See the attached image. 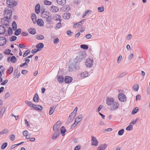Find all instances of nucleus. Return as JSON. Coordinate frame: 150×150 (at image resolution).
<instances>
[{
  "label": "nucleus",
  "instance_id": "1",
  "mask_svg": "<svg viewBox=\"0 0 150 150\" xmlns=\"http://www.w3.org/2000/svg\"><path fill=\"white\" fill-rule=\"evenodd\" d=\"M86 53L84 52H79V55L76 57V58L74 59V62L71 64L69 66V70L71 71V70H73L74 69H77V65H78L79 61L81 60L82 59L84 58L85 57Z\"/></svg>",
  "mask_w": 150,
  "mask_h": 150
},
{
  "label": "nucleus",
  "instance_id": "2",
  "mask_svg": "<svg viewBox=\"0 0 150 150\" xmlns=\"http://www.w3.org/2000/svg\"><path fill=\"white\" fill-rule=\"evenodd\" d=\"M106 101V104L109 108L112 111L117 110L120 106L119 103L115 101V100L112 98L107 97Z\"/></svg>",
  "mask_w": 150,
  "mask_h": 150
},
{
  "label": "nucleus",
  "instance_id": "3",
  "mask_svg": "<svg viewBox=\"0 0 150 150\" xmlns=\"http://www.w3.org/2000/svg\"><path fill=\"white\" fill-rule=\"evenodd\" d=\"M12 15V12L11 10L7 9L4 10V16L7 19H10Z\"/></svg>",
  "mask_w": 150,
  "mask_h": 150
},
{
  "label": "nucleus",
  "instance_id": "4",
  "mask_svg": "<svg viewBox=\"0 0 150 150\" xmlns=\"http://www.w3.org/2000/svg\"><path fill=\"white\" fill-rule=\"evenodd\" d=\"M6 3L10 8L15 7L17 4V1L14 0H7Z\"/></svg>",
  "mask_w": 150,
  "mask_h": 150
},
{
  "label": "nucleus",
  "instance_id": "5",
  "mask_svg": "<svg viewBox=\"0 0 150 150\" xmlns=\"http://www.w3.org/2000/svg\"><path fill=\"white\" fill-rule=\"evenodd\" d=\"M93 60L90 58H88L86 60L85 64L88 67H90L92 66L93 64Z\"/></svg>",
  "mask_w": 150,
  "mask_h": 150
},
{
  "label": "nucleus",
  "instance_id": "6",
  "mask_svg": "<svg viewBox=\"0 0 150 150\" xmlns=\"http://www.w3.org/2000/svg\"><path fill=\"white\" fill-rule=\"evenodd\" d=\"M119 100L122 102H125L126 101V96L125 94L122 93H120L118 95Z\"/></svg>",
  "mask_w": 150,
  "mask_h": 150
},
{
  "label": "nucleus",
  "instance_id": "7",
  "mask_svg": "<svg viewBox=\"0 0 150 150\" xmlns=\"http://www.w3.org/2000/svg\"><path fill=\"white\" fill-rule=\"evenodd\" d=\"M61 124L60 121H58L55 124L53 127V130L54 131H57L58 130V129H59L61 126Z\"/></svg>",
  "mask_w": 150,
  "mask_h": 150
},
{
  "label": "nucleus",
  "instance_id": "8",
  "mask_svg": "<svg viewBox=\"0 0 150 150\" xmlns=\"http://www.w3.org/2000/svg\"><path fill=\"white\" fill-rule=\"evenodd\" d=\"M91 137L92 145L95 146H97L98 144V142L97 139L94 137Z\"/></svg>",
  "mask_w": 150,
  "mask_h": 150
},
{
  "label": "nucleus",
  "instance_id": "9",
  "mask_svg": "<svg viewBox=\"0 0 150 150\" xmlns=\"http://www.w3.org/2000/svg\"><path fill=\"white\" fill-rule=\"evenodd\" d=\"M6 42V38L3 37H0V46L5 45Z\"/></svg>",
  "mask_w": 150,
  "mask_h": 150
},
{
  "label": "nucleus",
  "instance_id": "10",
  "mask_svg": "<svg viewBox=\"0 0 150 150\" xmlns=\"http://www.w3.org/2000/svg\"><path fill=\"white\" fill-rule=\"evenodd\" d=\"M41 13L42 17L45 18L48 17L50 16L49 12L47 11H43Z\"/></svg>",
  "mask_w": 150,
  "mask_h": 150
},
{
  "label": "nucleus",
  "instance_id": "11",
  "mask_svg": "<svg viewBox=\"0 0 150 150\" xmlns=\"http://www.w3.org/2000/svg\"><path fill=\"white\" fill-rule=\"evenodd\" d=\"M32 107L34 109L39 111H41L42 109V107L39 105H35L33 104Z\"/></svg>",
  "mask_w": 150,
  "mask_h": 150
},
{
  "label": "nucleus",
  "instance_id": "12",
  "mask_svg": "<svg viewBox=\"0 0 150 150\" xmlns=\"http://www.w3.org/2000/svg\"><path fill=\"white\" fill-rule=\"evenodd\" d=\"M72 77H71L66 76L65 77L64 81L66 83H69L72 81Z\"/></svg>",
  "mask_w": 150,
  "mask_h": 150
},
{
  "label": "nucleus",
  "instance_id": "13",
  "mask_svg": "<svg viewBox=\"0 0 150 150\" xmlns=\"http://www.w3.org/2000/svg\"><path fill=\"white\" fill-rule=\"evenodd\" d=\"M85 21V20L83 19L81 20L80 21L75 23L73 25V27L74 28H76L78 27L79 25H81L83 24L84 23Z\"/></svg>",
  "mask_w": 150,
  "mask_h": 150
},
{
  "label": "nucleus",
  "instance_id": "14",
  "mask_svg": "<svg viewBox=\"0 0 150 150\" xmlns=\"http://www.w3.org/2000/svg\"><path fill=\"white\" fill-rule=\"evenodd\" d=\"M107 145L106 144H102L99 145L97 150H105L106 148Z\"/></svg>",
  "mask_w": 150,
  "mask_h": 150
},
{
  "label": "nucleus",
  "instance_id": "15",
  "mask_svg": "<svg viewBox=\"0 0 150 150\" xmlns=\"http://www.w3.org/2000/svg\"><path fill=\"white\" fill-rule=\"evenodd\" d=\"M7 59L8 62L11 61L12 63H16L17 61V59L15 56H12L11 58L8 57Z\"/></svg>",
  "mask_w": 150,
  "mask_h": 150
},
{
  "label": "nucleus",
  "instance_id": "16",
  "mask_svg": "<svg viewBox=\"0 0 150 150\" xmlns=\"http://www.w3.org/2000/svg\"><path fill=\"white\" fill-rule=\"evenodd\" d=\"M40 6L39 4H37L35 7V11L37 14H38L40 12Z\"/></svg>",
  "mask_w": 150,
  "mask_h": 150
},
{
  "label": "nucleus",
  "instance_id": "17",
  "mask_svg": "<svg viewBox=\"0 0 150 150\" xmlns=\"http://www.w3.org/2000/svg\"><path fill=\"white\" fill-rule=\"evenodd\" d=\"M60 133L59 130H57L55 132L52 136V138L53 139H55L56 138L58 137L60 134Z\"/></svg>",
  "mask_w": 150,
  "mask_h": 150
},
{
  "label": "nucleus",
  "instance_id": "18",
  "mask_svg": "<svg viewBox=\"0 0 150 150\" xmlns=\"http://www.w3.org/2000/svg\"><path fill=\"white\" fill-rule=\"evenodd\" d=\"M18 69L17 68L16 69L14 72V75H15L14 78H18L21 75V74L20 73H18Z\"/></svg>",
  "mask_w": 150,
  "mask_h": 150
},
{
  "label": "nucleus",
  "instance_id": "19",
  "mask_svg": "<svg viewBox=\"0 0 150 150\" xmlns=\"http://www.w3.org/2000/svg\"><path fill=\"white\" fill-rule=\"evenodd\" d=\"M36 22L37 24L40 26H42L44 25V23L43 21L41 19H38Z\"/></svg>",
  "mask_w": 150,
  "mask_h": 150
},
{
  "label": "nucleus",
  "instance_id": "20",
  "mask_svg": "<svg viewBox=\"0 0 150 150\" xmlns=\"http://www.w3.org/2000/svg\"><path fill=\"white\" fill-rule=\"evenodd\" d=\"M51 10L53 12H56L58 11L59 8L56 6H53L51 7Z\"/></svg>",
  "mask_w": 150,
  "mask_h": 150
},
{
  "label": "nucleus",
  "instance_id": "21",
  "mask_svg": "<svg viewBox=\"0 0 150 150\" xmlns=\"http://www.w3.org/2000/svg\"><path fill=\"white\" fill-rule=\"evenodd\" d=\"M57 4L60 5H64L66 3V0H57Z\"/></svg>",
  "mask_w": 150,
  "mask_h": 150
},
{
  "label": "nucleus",
  "instance_id": "22",
  "mask_svg": "<svg viewBox=\"0 0 150 150\" xmlns=\"http://www.w3.org/2000/svg\"><path fill=\"white\" fill-rule=\"evenodd\" d=\"M31 19L34 23H35L36 22V16L34 14H32L31 16Z\"/></svg>",
  "mask_w": 150,
  "mask_h": 150
},
{
  "label": "nucleus",
  "instance_id": "23",
  "mask_svg": "<svg viewBox=\"0 0 150 150\" xmlns=\"http://www.w3.org/2000/svg\"><path fill=\"white\" fill-rule=\"evenodd\" d=\"M76 115V113L75 112H73L70 114L69 117L70 118L71 121H72L75 118Z\"/></svg>",
  "mask_w": 150,
  "mask_h": 150
},
{
  "label": "nucleus",
  "instance_id": "24",
  "mask_svg": "<svg viewBox=\"0 0 150 150\" xmlns=\"http://www.w3.org/2000/svg\"><path fill=\"white\" fill-rule=\"evenodd\" d=\"M9 20L8 19H6L5 21L3 19H1V22L3 25H8Z\"/></svg>",
  "mask_w": 150,
  "mask_h": 150
},
{
  "label": "nucleus",
  "instance_id": "25",
  "mask_svg": "<svg viewBox=\"0 0 150 150\" xmlns=\"http://www.w3.org/2000/svg\"><path fill=\"white\" fill-rule=\"evenodd\" d=\"M5 31V29L2 25H0V34H3Z\"/></svg>",
  "mask_w": 150,
  "mask_h": 150
},
{
  "label": "nucleus",
  "instance_id": "26",
  "mask_svg": "<svg viewBox=\"0 0 150 150\" xmlns=\"http://www.w3.org/2000/svg\"><path fill=\"white\" fill-rule=\"evenodd\" d=\"M57 80L58 82L62 83L64 82V77L62 76L59 75L58 76Z\"/></svg>",
  "mask_w": 150,
  "mask_h": 150
},
{
  "label": "nucleus",
  "instance_id": "27",
  "mask_svg": "<svg viewBox=\"0 0 150 150\" xmlns=\"http://www.w3.org/2000/svg\"><path fill=\"white\" fill-rule=\"evenodd\" d=\"M39 97L38 94L37 93H35L33 98V101L36 102H37L39 101Z\"/></svg>",
  "mask_w": 150,
  "mask_h": 150
},
{
  "label": "nucleus",
  "instance_id": "28",
  "mask_svg": "<svg viewBox=\"0 0 150 150\" xmlns=\"http://www.w3.org/2000/svg\"><path fill=\"white\" fill-rule=\"evenodd\" d=\"M61 132L62 136H64L65 135L64 133L66 132V130L64 127L62 126L60 129Z\"/></svg>",
  "mask_w": 150,
  "mask_h": 150
},
{
  "label": "nucleus",
  "instance_id": "29",
  "mask_svg": "<svg viewBox=\"0 0 150 150\" xmlns=\"http://www.w3.org/2000/svg\"><path fill=\"white\" fill-rule=\"evenodd\" d=\"M29 33L32 34H35L36 33V30L34 28H29L28 30Z\"/></svg>",
  "mask_w": 150,
  "mask_h": 150
},
{
  "label": "nucleus",
  "instance_id": "30",
  "mask_svg": "<svg viewBox=\"0 0 150 150\" xmlns=\"http://www.w3.org/2000/svg\"><path fill=\"white\" fill-rule=\"evenodd\" d=\"M56 107L54 106V107H52L50 108L49 111V114L50 115H51L54 112V111L56 108Z\"/></svg>",
  "mask_w": 150,
  "mask_h": 150
},
{
  "label": "nucleus",
  "instance_id": "31",
  "mask_svg": "<svg viewBox=\"0 0 150 150\" xmlns=\"http://www.w3.org/2000/svg\"><path fill=\"white\" fill-rule=\"evenodd\" d=\"M44 47V45L42 43H40L37 45L36 47L38 49H42Z\"/></svg>",
  "mask_w": 150,
  "mask_h": 150
},
{
  "label": "nucleus",
  "instance_id": "32",
  "mask_svg": "<svg viewBox=\"0 0 150 150\" xmlns=\"http://www.w3.org/2000/svg\"><path fill=\"white\" fill-rule=\"evenodd\" d=\"M88 75L87 72L85 71L81 73L80 75V76L84 78L87 77Z\"/></svg>",
  "mask_w": 150,
  "mask_h": 150
},
{
  "label": "nucleus",
  "instance_id": "33",
  "mask_svg": "<svg viewBox=\"0 0 150 150\" xmlns=\"http://www.w3.org/2000/svg\"><path fill=\"white\" fill-rule=\"evenodd\" d=\"M21 29L20 28H18L16 30L15 32L14 33L15 35L16 36L18 35L21 33Z\"/></svg>",
  "mask_w": 150,
  "mask_h": 150
},
{
  "label": "nucleus",
  "instance_id": "34",
  "mask_svg": "<svg viewBox=\"0 0 150 150\" xmlns=\"http://www.w3.org/2000/svg\"><path fill=\"white\" fill-rule=\"evenodd\" d=\"M13 68L12 67H10L8 69L7 71V73L9 74H11L13 72Z\"/></svg>",
  "mask_w": 150,
  "mask_h": 150
},
{
  "label": "nucleus",
  "instance_id": "35",
  "mask_svg": "<svg viewBox=\"0 0 150 150\" xmlns=\"http://www.w3.org/2000/svg\"><path fill=\"white\" fill-rule=\"evenodd\" d=\"M12 27L13 30H15L17 29V25L15 21H13L12 23Z\"/></svg>",
  "mask_w": 150,
  "mask_h": 150
},
{
  "label": "nucleus",
  "instance_id": "36",
  "mask_svg": "<svg viewBox=\"0 0 150 150\" xmlns=\"http://www.w3.org/2000/svg\"><path fill=\"white\" fill-rule=\"evenodd\" d=\"M9 132V131L7 129H4L0 132V134L1 135L3 134H6Z\"/></svg>",
  "mask_w": 150,
  "mask_h": 150
},
{
  "label": "nucleus",
  "instance_id": "37",
  "mask_svg": "<svg viewBox=\"0 0 150 150\" xmlns=\"http://www.w3.org/2000/svg\"><path fill=\"white\" fill-rule=\"evenodd\" d=\"M139 109L138 107H135L132 111V114L134 115L136 114L137 112L139 111Z\"/></svg>",
  "mask_w": 150,
  "mask_h": 150
},
{
  "label": "nucleus",
  "instance_id": "38",
  "mask_svg": "<svg viewBox=\"0 0 150 150\" xmlns=\"http://www.w3.org/2000/svg\"><path fill=\"white\" fill-rule=\"evenodd\" d=\"M92 13V11L90 10H88L87 11H86L85 12V14L83 15L82 16V17L83 18H84L88 13Z\"/></svg>",
  "mask_w": 150,
  "mask_h": 150
},
{
  "label": "nucleus",
  "instance_id": "39",
  "mask_svg": "<svg viewBox=\"0 0 150 150\" xmlns=\"http://www.w3.org/2000/svg\"><path fill=\"white\" fill-rule=\"evenodd\" d=\"M70 14L69 13H66L64 14L63 17L64 18L68 19L70 18Z\"/></svg>",
  "mask_w": 150,
  "mask_h": 150
},
{
  "label": "nucleus",
  "instance_id": "40",
  "mask_svg": "<svg viewBox=\"0 0 150 150\" xmlns=\"http://www.w3.org/2000/svg\"><path fill=\"white\" fill-rule=\"evenodd\" d=\"M80 47L84 50H87L88 48V47L86 45H80Z\"/></svg>",
  "mask_w": 150,
  "mask_h": 150
},
{
  "label": "nucleus",
  "instance_id": "41",
  "mask_svg": "<svg viewBox=\"0 0 150 150\" xmlns=\"http://www.w3.org/2000/svg\"><path fill=\"white\" fill-rule=\"evenodd\" d=\"M61 23L60 22H59L56 24L54 28L55 29H59L61 27Z\"/></svg>",
  "mask_w": 150,
  "mask_h": 150
},
{
  "label": "nucleus",
  "instance_id": "42",
  "mask_svg": "<svg viewBox=\"0 0 150 150\" xmlns=\"http://www.w3.org/2000/svg\"><path fill=\"white\" fill-rule=\"evenodd\" d=\"M79 121H77L75 120L74 123L72 125L71 127V128H73L74 127L79 123Z\"/></svg>",
  "mask_w": 150,
  "mask_h": 150
},
{
  "label": "nucleus",
  "instance_id": "43",
  "mask_svg": "<svg viewBox=\"0 0 150 150\" xmlns=\"http://www.w3.org/2000/svg\"><path fill=\"white\" fill-rule=\"evenodd\" d=\"M79 121H77L75 120L74 123L72 125L71 127V128H73L74 127L79 123Z\"/></svg>",
  "mask_w": 150,
  "mask_h": 150
},
{
  "label": "nucleus",
  "instance_id": "44",
  "mask_svg": "<svg viewBox=\"0 0 150 150\" xmlns=\"http://www.w3.org/2000/svg\"><path fill=\"white\" fill-rule=\"evenodd\" d=\"M79 121H77L75 120L74 123L72 125L71 127V128H73L74 127L79 123Z\"/></svg>",
  "mask_w": 150,
  "mask_h": 150
},
{
  "label": "nucleus",
  "instance_id": "45",
  "mask_svg": "<svg viewBox=\"0 0 150 150\" xmlns=\"http://www.w3.org/2000/svg\"><path fill=\"white\" fill-rule=\"evenodd\" d=\"M46 18V21L47 22L50 24L51 22V20L52 19V18L51 16H50Z\"/></svg>",
  "mask_w": 150,
  "mask_h": 150
},
{
  "label": "nucleus",
  "instance_id": "46",
  "mask_svg": "<svg viewBox=\"0 0 150 150\" xmlns=\"http://www.w3.org/2000/svg\"><path fill=\"white\" fill-rule=\"evenodd\" d=\"M25 103L28 106L30 107H32L33 105L34 104H33L30 101H26L25 102Z\"/></svg>",
  "mask_w": 150,
  "mask_h": 150
},
{
  "label": "nucleus",
  "instance_id": "47",
  "mask_svg": "<svg viewBox=\"0 0 150 150\" xmlns=\"http://www.w3.org/2000/svg\"><path fill=\"white\" fill-rule=\"evenodd\" d=\"M82 115H80L76 117L75 120L77 121H79L80 122L81 120V119L82 118Z\"/></svg>",
  "mask_w": 150,
  "mask_h": 150
},
{
  "label": "nucleus",
  "instance_id": "48",
  "mask_svg": "<svg viewBox=\"0 0 150 150\" xmlns=\"http://www.w3.org/2000/svg\"><path fill=\"white\" fill-rule=\"evenodd\" d=\"M44 38V36L42 35H39L36 38L38 40H42Z\"/></svg>",
  "mask_w": 150,
  "mask_h": 150
},
{
  "label": "nucleus",
  "instance_id": "49",
  "mask_svg": "<svg viewBox=\"0 0 150 150\" xmlns=\"http://www.w3.org/2000/svg\"><path fill=\"white\" fill-rule=\"evenodd\" d=\"M7 143L6 142L2 144L1 146V149H4L7 146Z\"/></svg>",
  "mask_w": 150,
  "mask_h": 150
},
{
  "label": "nucleus",
  "instance_id": "50",
  "mask_svg": "<svg viewBox=\"0 0 150 150\" xmlns=\"http://www.w3.org/2000/svg\"><path fill=\"white\" fill-rule=\"evenodd\" d=\"M124 132V130L123 129H121L118 132V134L119 135H122Z\"/></svg>",
  "mask_w": 150,
  "mask_h": 150
},
{
  "label": "nucleus",
  "instance_id": "51",
  "mask_svg": "<svg viewBox=\"0 0 150 150\" xmlns=\"http://www.w3.org/2000/svg\"><path fill=\"white\" fill-rule=\"evenodd\" d=\"M44 4L47 5H50L51 4V2L47 0H45L44 1Z\"/></svg>",
  "mask_w": 150,
  "mask_h": 150
},
{
  "label": "nucleus",
  "instance_id": "52",
  "mask_svg": "<svg viewBox=\"0 0 150 150\" xmlns=\"http://www.w3.org/2000/svg\"><path fill=\"white\" fill-rule=\"evenodd\" d=\"M139 88V86L138 85L136 84L133 87V89L136 91H138Z\"/></svg>",
  "mask_w": 150,
  "mask_h": 150
},
{
  "label": "nucleus",
  "instance_id": "53",
  "mask_svg": "<svg viewBox=\"0 0 150 150\" xmlns=\"http://www.w3.org/2000/svg\"><path fill=\"white\" fill-rule=\"evenodd\" d=\"M98 10L99 12H101L104 11V8L103 6L102 7H98Z\"/></svg>",
  "mask_w": 150,
  "mask_h": 150
},
{
  "label": "nucleus",
  "instance_id": "54",
  "mask_svg": "<svg viewBox=\"0 0 150 150\" xmlns=\"http://www.w3.org/2000/svg\"><path fill=\"white\" fill-rule=\"evenodd\" d=\"M133 129V127L132 125H129L126 128L127 130H131Z\"/></svg>",
  "mask_w": 150,
  "mask_h": 150
},
{
  "label": "nucleus",
  "instance_id": "55",
  "mask_svg": "<svg viewBox=\"0 0 150 150\" xmlns=\"http://www.w3.org/2000/svg\"><path fill=\"white\" fill-rule=\"evenodd\" d=\"M13 33V30L11 27H9L8 30V33L9 35H11Z\"/></svg>",
  "mask_w": 150,
  "mask_h": 150
},
{
  "label": "nucleus",
  "instance_id": "56",
  "mask_svg": "<svg viewBox=\"0 0 150 150\" xmlns=\"http://www.w3.org/2000/svg\"><path fill=\"white\" fill-rule=\"evenodd\" d=\"M126 73L125 72L122 73H121L120 75H119L118 77L119 78H121L123 77L126 75Z\"/></svg>",
  "mask_w": 150,
  "mask_h": 150
},
{
  "label": "nucleus",
  "instance_id": "57",
  "mask_svg": "<svg viewBox=\"0 0 150 150\" xmlns=\"http://www.w3.org/2000/svg\"><path fill=\"white\" fill-rule=\"evenodd\" d=\"M5 110V107H3L1 110L0 111V115H2L4 114Z\"/></svg>",
  "mask_w": 150,
  "mask_h": 150
},
{
  "label": "nucleus",
  "instance_id": "58",
  "mask_svg": "<svg viewBox=\"0 0 150 150\" xmlns=\"http://www.w3.org/2000/svg\"><path fill=\"white\" fill-rule=\"evenodd\" d=\"M30 51L29 50H27L26 52L23 54V57H25L27 55H28L29 53L30 52Z\"/></svg>",
  "mask_w": 150,
  "mask_h": 150
},
{
  "label": "nucleus",
  "instance_id": "59",
  "mask_svg": "<svg viewBox=\"0 0 150 150\" xmlns=\"http://www.w3.org/2000/svg\"><path fill=\"white\" fill-rule=\"evenodd\" d=\"M17 39V37L15 36H12L11 38H10V40L11 41H13L16 40Z\"/></svg>",
  "mask_w": 150,
  "mask_h": 150
},
{
  "label": "nucleus",
  "instance_id": "60",
  "mask_svg": "<svg viewBox=\"0 0 150 150\" xmlns=\"http://www.w3.org/2000/svg\"><path fill=\"white\" fill-rule=\"evenodd\" d=\"M28 133L27 131L25 130L23 132V134L24 136H25L28 135Z\"/></svg>",
  "mask_w": 150,
  "mask_h": 150
},
{
  "label": "nucleus",
  "instance_id": "61",
  "mask_svg": "<svg viewBox=\"0 0 150 150\" xmlns=\"http://www.w3.org/2000/svg\"><path fill=\"white\" fill-rule=\"evenodd\" d=\"M15 138V137L14 135L12 134L10 136V139L12 141H13Z\"/></svg>",
  "mask_w": 150,
  "mask_h": 150
},
{
  "label": "nucleus",
  "instance_id": "62",
  "mask_svg": "<svg viewBox=\"0 0 150 150\" xmlns=\"http://www.w3.org/2000/svg\"><path fill=\"white\" fill-rule=\"evenodd\" d=\"M122 58V57L121 55L119 56L117 60V62L118 63H120L121 61Z\"/></svg>",
  "mask_w": 150,
  "mask_h": 150
},
{
  "label": "nucleus",
  "instance_id": "63",
  "mask_svg": "<svg viewBox=\"0 0 150 150\" xmlns=\"http://www.w3.org/2000/svg\"><path fill=\"white\" fill-rule=\"evenodd\" d=\"M11 50L9 49L6 50L5 51L4 53L6 54H10Z\"/></svg>",
  "mask_w": 150,
  "mask_h": 150
},
{
  "label": "nucleus",
  "instance_id": "64",
  "mask_svg": "<svg viewBox=\"0 0 150 150\" xmlns=\"http://www.w3.org/2000/svg\"><path fill=\"white\" fill-rule=\"evenodd\" d=\"M67 34L71 36L72 35L73 33L71 32L70 30H68L67 32Z\"/></svg>",
  "mask_w": 150,
  "mask_h": 150
}]
</instances>
